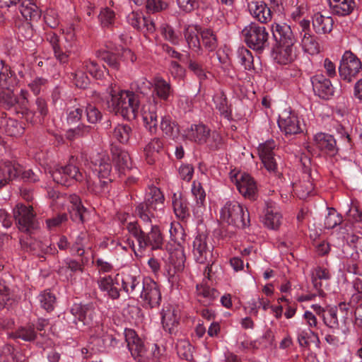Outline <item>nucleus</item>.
Masks as SVG:
<instances>
[{
	"label": "nucleus",
	"instance_id": "obj_1",
	"mask_svg": "<svg viewBox=\"0 0 362 362\" xmlns=\"http://www.w3.org/2000/svg\"><path fill=\"white\" fill-rule=\"evenodd\" d=\"M49 173L53 180L57 184L62 185L69 186L73 181L78 182H85L88 190L95 194H102L107 192L109 184L112 181V178H109L108 180L99 179L98 182L93 181L90 177L86 173L84 174L75 165L74 156H71L69 164L64 166H57Z\"/></svg>",
	"mask_w": 362,
	"mask_h": 362
},
{
	"label": "nucleus",
	"instance_id": "obj_2",
	"mask_svg": "<svg viewBox=\"0 0 362 362\" xmlns=\"http://www.w3.org/2000/svg\"><path fill=\"white\" fill-rule=\"evenodd\" d=\"M107 92L110 97L107 100V107L110 112L127 119L136 117L139 106V99L136 94L121 90L115 83H111Z\"/></svg>",
	"mask_w": 362,
	"mask_h": 362
},
{
	"label": "nucleus",
	"instance_id": "obj_3",
	"mask_svg": "<svg viewBox=\"0 0 362 362\" xmlns=\"http://www.w3.org/2000/svg\"><path fill=\"white\" fill-rule=\"evenodd\" d=\"M132 89L135 90L134 94L144 95H151L153 98L155 104L148 106V110H144L143 119L146 128L152 134L157 133V107L156 100L158 97V82L155 81L154 84L151 81L142 78L132 85Z\"/></svg>",
	"mask_w": 362,
	"mask_h": 362
},
{
	"label": "nucleus",
	"instance_id": "obj_4",
	"mask_svg": "<svg viewBox=\"0 0 362 362\" xmlns=\"http://www.w3.org/2000/svg\"><path fill=\"white\" fill-rule=\"evenodd\" d=\"M28 93L21 90V98H18L11 90L0 91V109L13 110L16 114H21L27 121L32 122L34 113L28 109Z\"/></svg>",
	"mask_w": 362,
	"mask_h": 362
},
{
	"label": "nucleus",
	"instance_id": "obj_5",
	"mask_svg": "<svg viewBox=\"0 0 362 362\" xmlns=\"http://www.w3.org/2000/svg\"><path fill=\"white\" fill-rule=\"evenodd\" d=\"M220 216L223 221L237 228H245L249 222V213L244 207L235 201L228 202L221 208Z\"/></svg>",
	"mask_w": 362,
	"mask_h": 362
},
{
	"label": "nucleus",
	"instance_id": "obj_6",
	"mask_svg": "<svg viewBox=\"0 0 362 362\" xmlns=\"http://www.w3.org/2000/svg\"><path fill=\"white\" fill-rule=\"evenodd\" d=\"M22 177L30 182H36L40 180L39 176L32 170L23 171L22 166L15 161H2L0 163V189L4 187L9 181L18 177Z\"/></svg>",
	"mask_w": 362,
	"mask_h": 362
},
{
	"label": "nucleus",
	"instance_id": "obj_7",
	"mask_svg": "<svg viewBox=\"0 0 362 362\" xmlns=\"http://www.w3.org/2000/svg\"><path fill=\"white\" fill-rule=\"evenodd\" d=\"M244 40L249 47L262 51L269 46V33L264 26L251 23L242 30Z\"/></svg>",
	"mask_w": 362,
	"mask_h": 362
},
{
	"label": "nucleus",
	"instance_id": "obj_8",
	"mask_svg": "<svg viewBox=\"0 0 362 362\" xmlns=\"http://www.w3.org/2000/svg\"><path fill=\"white\" fill-rule=\"evenodd\" d=\"M214 247L209 243L208 237L205 234H198L193 241V255L197 262L206 264V269H209L215 261L216 256L213 253Z\"/></svg>",
	"mask_w": 362,
	"mask_h": 362
},
{
	"label": "nucleus",
	"instance_id": "obj_9",
	"mask_svg": "<svg viewBox=\"0 0 362 362\" xmlns=\"http://www.w3.org/2000/svg\"><path fill=\"white\" fill-rule=\"evenodd\" d=\"M231 181L235 183L239 192L250 200L257 197L258 187L256 181L249 174L242 172L232 171L230 173Z\"/></svg>",
	"mask_w": 362,
	"mask_h": 362
},
{
	"label": "nucleus",
	"instance_id": "obj_10",
	"mask_svg": "<svg viewBox=\"0 0 362 362\" xmlns=\"http://www.w3.org/2000/svg\"><path fill=\"white\" fill-rule=\"evenodd\" d=\"M13 218L18 229L25 233H30L38 227L35 214L31 206L17 204L13 209Z\"/></svg>",
	"mask_w": 362,
	"mask_h": 362
},
{
	"label": "nucleus",
	"instance_id": "obj_11",
	"mask_svg": "<svg viewBox=\"0 0 362 362\" xmlns=\"http://www.w3.org/2000/svg\"><path fill=\"white\" fill-rule=\"evenodd\" d=\"M158 189L154 186H149L146 191L144 204L139 205L136 213L144 221H152V218H157V204L158 200Z\"/></svg>",
	"mask_w": 362,
	"mask_h": 362
},
{
	"label": "nucleus",
	"instance_id": "obj_12",
	"mask_svg": "<svg viewBox=\"0 0 362 362\" xmlns=\"http://www.w3.org/2000/svg\"><path fill=\"white\" fill-rule=\"evenodd\" d=\"M362 69L361 60L351 52L346 51L340 62L339 72L340 77L350 82Z\"/></svg>",
	"mask_w": 362,
	"mask_h": 362
},
{
	"label": "nucleus",
	"instance_id": "obj_13",
	"mask_svg": "<svg viewBox=\"0 0 362 362\" xmlns=\"http://www.w3.org/2000/svg\"><path fill=\"white\" fill-rule=\"evenodd\" d=\"M71 313L83 325H97L100 323L97 310L93 303L75 304L71 308Z\"/></svg>",
	"mask_w": 362,
	"mask_h": 362
},
{
	"label": "nucleus",
	"instance_id": "obj_14",
	"mask_svg": "<svg viewBox=\"0 0 362 362\" xmlns=\"http://www.w3.org/2000/svg\"><path fill=\"white\" fill-rule=\"evenodd\" d=\"M275 147L274 141L268 140L265 143L259 144L258 153L267 170L270 173L277 175V161L274 152Z\"/></svg>",
	"mask_w": 362,
	"mask_h": 362
},
{
	"label": "nucleus",
	"instance_id": "obj_15",
	"mask_svg": "<svg viewBox=\"0 0 362 362\" xmlns=\"http://www.w3.org/2000/svg\"><path fill=\"white\" fill-rule=\"evenodd\" d=\"M278 125L286 135L300 133L303 129L298 117L288 110H284L279 115Z\"/></svg>",
	"mask_w": 362,
	"mask_h": 362
},
{
	"label": "nucleus",
	"instance_id": "obj_16",
	"mask_svg": "<svg viewBox=\"0 0 362 362\" xmlns=\"http://www.w3.org/2000/svg\"><path fill=\"white\" fill-rule=\"evenodd\" d=\"M127 227L129 233L137 240L141 248L151 246L152 250L158 249V242L155 233L145 235L136 222L129 223Z\"/></svg>",
	"mask_w": 362,
	"mask_h": 362
},
{
	"label": "nucleus",
	"instance_id": "obj_17",
	"mask_svg": "<svg viewBox=\"0 0 362 362\" xmlns=\"http://www.w3.org/2000/svg\"><path fill=\"white\" fill-rule=\"evenodd\" d=\"M90 163L93 170L98 173L99 179H107L110 177L112 165L110 158L105 153H97L90 158Z\"/></svg>",
	"mask_w": 362,
	"mask_h": 362
},
{
	"label": "nucleus",
	"instance_id": "obj_18",
	"mask_svg": "<svg viewBox=\"0 0 362 362\" xmlns=\"http://www.w3.org/2000/svg\"><path fill=\"white\" fill-rule=\"evenodd\" d=\"M313 89L316 95L322 99H329L334 93L331 81L322 74H317L311 78Z\"/></svg>",
	"mask_w": 362,
	"mask_h": 362
},
{
	"label": "nucleus",
	"instance_id": "obj_19",
	"mask_svg": "<svg viewBox=\"0 0 362 362\" xmlns=\"http://www.w3.org/2000/svg\"><path fill=\"white\" fill-rule=\"evenodd\" d=\"M127 22L137 30L146 29L148 34H154L156 24L150 17H144L141 13L132 11L127 16Z\"/></svg>",
	"mask_w": 362,
	"mask_h": 362
},
{
	"label": "nucleus",
	"instance_id": "obj_20",
	"mask_svg": "<svg viewBox=\"0 0 362 362\" xmlns=\"http://www.w3.org/2000/svg\"><path fill=\"white\" fill-rule=\"evenodd\" d=\"M264 224L269 228L276 229L281 223V214L278 206L272 201H266Z\"/></svg>",
	"mask_w": 362,
	"mask_h": 362
},
{
	"label": "nucleus",
	"instance_id": "obj_21",
	"mask_svg": "<svg viewBox=\"0 0 362 362\" xmlns=\"http://www.w3.org/2000/svg\"><path fill=\"white\" fill-rule=\"evenodd\" d=\"M141 295L151 308L158 306V285L151 278H145L141 285Z\"/></svg>",
	"mask_w": 362,
	"mask_h": 362
},
{
	"label": "nucleus",
	"instance_id": "obj_22",
	"mask_svg": "<svg viewBox=\"0 0 362 362\" xmlns=\"http://www.w3.org/2000/svg\"><path fill=\"white\" fill-rule=\"evenodd\" d=\"M179 310L173 305H168L163 307L162 312V324L163 329L172 334L178 325Z\"/></svg>",
	"mask_w": 362,
	"mask_h": 362
},
{
	"label": "nucleus",
	"instance_id": "obj_23",
	"mask_svg": "<svg viewBox=\"0 0 362 362\" xmlns=\"http://www.w3.org/2000/svg\"><path fill=\"white\" fill-rule=\"evenodd\" d=\"M314 144L320 151L330 155L337 152V143L333 136L319 132L314 135Z\"/></svg>",
	"mask_w": 362,
	"mask_h": 362
},
{
	"label": "nucleus",
	"instance_id": "obj_24",
	"mask_svg": "<svg viewBox=\"0 0 362 362\" xmlns=\"http://www.w3.org/2000/svg\"><path fill=\"white\" fill-rule=\"evenodd\" d=\"M126 341L132 356L139 361L144 356L146 349L143 341L132 329L126 331Z\"/></svg>",
	"mask_w": 362,
	"mask_h": 362
},
{
	"label": "nucleus",
	"instance_id": "obj_25",
	"mask_svg": "<svg viewBox=\"0 0 362 362\" xmlns=\"http://www.w3.org/2000/svg\"><path fill=\"white\" fill-rule=\"evenodd\" d=\"M272 34L279 45L295 44L296 38L291 27L286 23H276L272 26Z\"/></svg>",
	"mask_w": 362,
	"mask_h": 362
},
{
	"label": "nucleus",
	"instance_id": "obj_26",
	"mask_svg": "<svg viewBox=\"0 0 362 362\" xmlns=\"http://www.w3.org/2000/svg\"><path fill=\"white\" fill-rule=\"evenodd\" d=\"M248 9L250 14L261 23H267L272 18L270 9L263 1H250Z\"/></svg>",
	"mask_w": 362,
	"mask_h": 362
},
{
	"label": "nucleus",
	"instance_id": "obj_27",
	"mask_svg": "<svg viewBox=\"0 0 362 362\" xmlns=\"http://www.w3.org/2000/svg\"><path fill=\"white\" fill-rule=\"evenodd\" d=\"M96 336L91 339V344L95 346L98 351H103L108 347L115 346L117 344V340L112 334L105 332L102 326H98Z\"/></svg>",
	"mask_w": 362,
	"mask_h": 362
},
{
	"label": "nucleus",
	"instance_id": "obj_28",
	"mask_svg": "<svg viewBox=\"0 0 362 362\" xmlns=\"http://www.w3.org/2000/svg\"><path fill=\"white\" fill-rule=\"evenodd\" d=\"M97 284L100 290L103 292H106L110 298H119L120 294L119 290L117 288V285L119 284L117 277L113 279L110 275L100 276L97 280Z\"/></svg>",
	"mask_w": 362,
	"mask_h": 362
},
{
	"label": "nucleus",
	"instance_id": "obj_29",
	"mask_svg": "<svg viewBox=\"0 0 362 362\" xmlns=\"http://www.w3.org/2000/svg\"><path fill=\"white\" fill-rule=\"evenodd\" d=\"M34 323H28L20 326L14 332L9 333V338L13 339H21L25 342H33L37 337Z\"/></svg>",
	"mask_w": 362,
	"mask_h": 362
},
{
	"label": "nucleus",
	"instance_id": "obj_30",
	"mask_svg": "<svg viewBox=\"0 0 362 362\" xmlns=\"http://www.w3.org/2000/svg\"><path fill=\"white\" fill-rule=\"evenodd\" d=\"M0 132L10 136H18L23 133L24 127L17 120L5 115L0 117Z\"/></svg>",
	"mask_w": 362,
	"mask_h": 362
},
{
	"label": "nucleus",
	"instance_id": "obj_31",
	"mask_svg": "<svg viewBox=\"0 0 362 362\" xmlns=\"http://www.w3.org/2000/svg\"><path fill=\"white\" fill-rule=\"evenodd\" d=\"M210 136V129L203 124H193L187 134V138L197 144H205Z\"/></svg>",
	"mask_w": 362,
	"mask_h": 362
},
{
	"label": "nucleus",
	"instance_id": "obj_32",
	"mask_svg": "<svg viewBox=\"0 0 362 362\" xmlns=\"http://www.w3.org/2000/svg\"><path fill=\"white\" fill-rule=\"evenodd\" d=\"M294 45H279L274 57L279 64H286L291 62L296 58V47Z\"/></svg>",
	"mask_w": 362,
	"mask_h": 362
},
{
	"label": "nucleus",
	"instance_id": "obj_33",
	"mask_svg": "<svg viewBox=\"0 0 362 362\" xmlns=\"http://www.w3.org/2000/svg\"><path fill=\"white\" fill-rule=\"evenodd\" d=\"M199 28L197 25L185 24L184 25V36L189 49L199 52L200 41L198 37Z\"/></svg>",
	"mask_w": 362,
	"mask_h": 362
},
{
	"label": "nucleus",
	"instance_id": "obj_34",
	"mask_svg": "<svg viewBox=\"0 0 362 362\" xmlns=\"http://www.w3.org/2000/svg\"><path fill=\"white\" fill-rule=\"evenodd\" d=\"M333 19L330 16H324L317 13L313 18V28L317 33L325 34L332 31L333 28Z\"/></svg>",
	"mask_w": 362,
	"mask_h": 362
},
{
	"label": "nucleus",
	"instance_id": "obj_35",
	"mask_svg": "<svg viewBox=\"0 0 362 362\" xmlns=\"http://www.w3.org/2000/svg\"><path fill=\"white\" fill-rule=\"evenodd\" d=\"M332 13L344 16L350 14L356 6L354 0H328Z\"/></svg>",
	"mask_w": 362,
	"mask_h": 362
},
{
	"label": "nucleus",
	"instance_id": "obj_36",
	"mask_svg": "<svg viewBox=\"0 0 362 362\" xmlns=\"http://www.w3.org/2000/svg\"><path fill=\"white\" fill-rule=\"evenodd\" d=\"M112 153L119 171L131 169L132 160L127 151L118 147H114L112 148Z\"/></svg>",
	"mask_w": 362,
	"mask_h": 362
},
{
	"label": "nucleus",
	"instance_id": "obj_37",
	"mask_svg": "<svg viewBox=\"0 0 362 362\" xmlns=\"http://www.w3.org/2000/svg\"><path fill=\"white\" fill-rule=\"evenodd\" d=\"M18 83L15 73L11 67L4 64L0 69V88L11 90Z\"/></svg>",
	"mask_w": 362,
	"mask_h": 362
},
{
	"label": "nucleus",
	"instance_id": "obj_38",
	"mask_svg": "<svg viewBox=\"0 0 362 362\" xmlns=\"http://www.w3.org/2000/svg\"><path fill=\"white\" fill-rule=\"evenodd\" d=\"M68 201L71 204V217L74 221L83 223L84 221L83 214L86 211V207L81 204L80 197L75 194H70Z\"/></svg>",
	"mask_w": 362,
	"mask_h": 362
},
{
	"label": "nucleus",
	"instance_id": "obj_39",
	"mask_svg": "<svg viewBox=\"0 0 362 362\" xmlns=\"http://www.w3.org/2000/svg\"><path fill=\"white\" fill-rule=\"evenodd\" d=\"M20 243L22 249L26 252H30L33 255H36L39 257L44 256L45 243L42 241L33 239L30 237L23 240L21 239Z\"/></svg>",
	"mask_w": 362,
	"mask_h": 362
},
{
	"label": "nucleus",
	"instance_id": "obj_40",
	"mask_svg": "<svg viewBox=\"0 0 362 362\" xmlns=\"http://www.w3.org/2000/svg\"><path fill=\"white\" fill-rule=\"evenodd\" d=\"M38 305L47 313L52 312L56 305V296L50 291H42L37 297Z\"/></svg>",
	"mask_w": 362,
	"mask_h": 362
},
{
	"label": "nucleus",
	"instance_id": "obj_41",
	"mask_svg": "<svg viewBox=\"0 0 362 362\" xmlns=\"http://www.w3.org/2000/svg\"><path fill=\"white\" fill-rule=\"evenodd\" d=\"M293 187L300 199H305L313 192L314 184L312 179L310 178V175L305 174L304 180L298 184H295Z\"/></svg>",
	"mask_w": 362,
	"mask_h": 362
},
{
	"label": "nucleus",
	"instance_id": "obj_42",
	"mask_svg": "<svg viewBox=\"0 0 362 362\" xmlns=\"http://www.w3.org/2000/svg\"><path fill=\"white\" fill-rule=\"evenodd\" d=\"M15 293L12 286L5 281H0V308L11 305L14 300Z\"/></svg>",
	"mask_w": 362,
	"mask_h": 362
},
{
	"label": "nucleus",
	"instance_id": "obj_43",
	"mask_svg": "<svg viewBox=\"0 0 362 362\" xmlns=\"http://www.w3.org/2000/svg\"><path fill=\"white\" fill-rule=\"evenodd\" d=\"M301 45L304 51L310 54H316L320 52L319 43L309 32L302 35Z\"/></svg>",
	"mask_w": 362,
	"mask_h": 362
},
{
	"label": "nucleus",
	"instance_id": "obj_44",
	"mask_svg": "<svg viewBox=\"0 0 362 362\" xmlns=\"http://www.w3.org/2000/svg\"><path fill=\"white\" fill-rule=\"evenodd\" d=\"M306 11L307 7L303 3H300L298 0H289L288 12L294 21L300 20L304 17Z\"/></svg>",
	"mask_w": 362,
	"mask_h": 362
},
{
	"label": "nucleus",
	"instance_id": "obj_45",
	"mask_svg": "<svg viewBox=\"0 0 362 362\" xmlns=\"http://www.w3.org/2000/svg\"><path fill=\"white\" fill-rule=\"evenodd\" d=\"M132 127L127 124H118L113 130L112 137L121 144H127L132 135Z\"/></svg>",
	"mask_w": 362,
	"mask_h": 362
},
{
	"label": "nucleus",
	"instance_id": "obj_46",
	"mask_svg": "<svg viewBox=\"0 0 362 362\" xmlns=\"http://www.w3.org/2000/svg\"><path fill=\"white\" fill-rule=\"evenodd\" d=\"M216 109L226 118L230 117V108L228 105L226 97L222 92L216 93L213 98Z\"/></svg>",
	"mask_w": 362,
	"mask_h": 362
},
{
	"label": "nucleus",
	"instance_id": "obj_47",
	"mask_svg": "<svg viewBox=\"0 0 362 362\" xmlns=\"http://www.w3.org/2000/svg\"><path fill=\"white\" fill-rule=\"evenodd\" d=\"M123 290L127 293H133L141 290V279L134 275L124 274L122 279Z\"/></svg>",
	"mask_w": 362,
	"mask_h": 362
},
{
	"label": "nucleus",
	"instance_id": "obj_48",
	"mask_svg": "<svg viewBox=\"0 0 362 362\" xmlns=\"http://www.w3.org/2000/svg\"><path fill=\"white\" fill-rule=\"evenodd\" d=\"M145 158L150 165L155 163L158 155V138L154 137L144 148Z\"/></svg>",
	"mask_w": 362,
	"mask_h": 362
},
{
	"label": "nucleus",
	"instance_id": "obj_49",
	"mask_svg": "<svg viewBox=\"0 0 362 362\" xmlns=\"http://www.w3.org/2000/svg\"><path fill=\"white\" fill-rule=\"evenodd\" d=\"M238 62L245 70L253 69V56L250 51L245 47L239 48L237 53Z\"/></svg>",
	"mask_w": 362,
	"mask_h": 362
},
{
	"label": "nucleus",
	"instance_id": "obj_50",
	"mask_svg": "<svg viewBox=\"0 0 362 362\" xmlns=\"http://www.w3.org/2000/svg\"><path fill=\"white\" fill-rule=\"evenodd\" d=\"M95 56L97 58L104 61L112 69L119 70L120 65L115 54L106 50L99 49L96 51Z\"/></svg>",
	"mask_w": 362,
	"mask_h": 362
},
{
	"label": "nucleus",
	"instance_id": "obj_51",
	"mask_svg": "<svg viewBox=\"0 0 362 362\" xmlns=\"http://www.w3.org/2000/svg\"><path fill=\"white\" fill-rule=\"evenodd\" d=\"M28 86L30 91L35 95H38L46 91L48 86V81L45 78L35 77L28 83Z\"/></svg>",
	"mask_w": 362,
	"mask_h": 362
},
{
	"label": "nucleus",
	"instance_id": "obj_52",
	"mask_svg": "<svg viewBox=\"0 0 362 362\" xmlns=\"http://www.w3.org/2000/svg\"><path fill=\"white\" fill-rule=\"evenodd\" d=\"M343 218L334 208H328L327 215L325 216L324 225L327 229H332L341 223Z\"/></svg>",
	"mask_w": 362,
	"mask_h": 362
},
{
	"label": "nucleus",
	"instance_id": "obj_53",
	"mask_svg": "<svg viewBox=\"0 0 362 362\" xmlns=\"http://www.w3.org/2000/svg\"><path fill=\"white\" fill-rule=\"evenodd\" d=\"M98 18L102 27L107 28L112 27L116 20L115 12L107 7L100 11Z\"/></svg>",
	"mask_w": 362,
	"mask_h": 362
},
{
	"label": "nucleus",
	"instance_id": "obj_54",
	"mask_svg": "<svg viewBox=\"0 0 362 362\" xmlns=\"http://www.w3.org/2000/svg\"><path fill=\"white\" fill-rule=\"evenodd\" d=\"M160 127L167 138L175 139L178 135L177 127L169 118H163Z\"/></svg>",
	"mask_w": 362,
	"mask_h": 362
},
{
	"label": "nucleus",
	"instance_id": "obj_55",
	"mask_svg": "<svg viewBox=\"0 0 362 362\" xmlns=\"http://www.w3.org/2000/svg\"><path fill=\"white\" fill-rule=\"evenodd\" d=\"M83 68L96 79H100L103 77V69L95 60H85L83 63Z\"/></svg>",
	"mask_w": 362,
	"mask_h": 362
},
{
	"label": "nucleus",
	"instance_id": "obj_56",
	"mask_svg": "<svg viewBox=\"0 0 362 362\" xmlns=\"http://www.w3.org/2000/svg\"><path fill=\"white\" fill-rule=\"evenodd\" d=\"M65 267H62L61 269L64 270L67 274V278L69 279H72L74 274L77 272H83V266L80 262H77L74 259H67L65 260Z\"/></svg>",
	"mask_w": 362,
	"mask_h": 362
},
{
	"label": "nucleus",
	"instance_id": "obj_57",
	"mask_svg": "<svg viewBox=\"0 0 362 362\" xmlns=\"http://www.w3.org/2000/svg\"><path fill=\"white\" fill-rule=\"evenodd\" d=\"M191 192L197 204L198 209H202V206L205 200L206 194L199 182L194 181L192 185Z\"/></svg>",
	"mask_w": 362,
	"mask_h": 362
},
{
	"label": "nucleus",
	"instance_id": "obj_58",
	"mask_svg": "<svg viewBox=\"0 0 362 362\" xmlns=\"http://www.w3.org/2000/svg\"><path fill=\"white\" fill-rule=\"evenodd\" d=\"M202 38L204 46L209 51H213L216 48V37L210 29H206L202 32Z\"/></svg>",
	"mask_w": 362,
	"mask_h": 362
},
{
	"label": "nucleus",
	"instance_id": "obj_59",
	"mask_svg": "<svg viewBox=\"0 0 362 362\" xmlns=\"http://www.w3.org/2000/svg\"><path fill=\"white\" fill-rule=\"evenodd\" d=\"M188 66L189 70L194 73L200 82L208 78V74H210L205 71L201 64L193 59L189 60Z\"/></svg>",
	"mask_w": 362,
	"mask_h": 362
},
{
	"label": "nucleus",
	"instance_id": "obj_60",
	"mask_svg": "<svg viewBox=\"0 0 362 362\" xmlns=\"http://www.w3.org/2000/svg\"><path fill=\"white\" fill-rule=\"evenodd\" d=\"M87 121L91 124H95L102 118V113L95 105L88 104L84 110Z\"/></svg>",
	"mask_w": 362,
	"mask_h": 362
},
{
	"label": "nucleus",
	"instance_id": "obj_61",
	"mask_svg": "<svg viewBox=\"0 0 362 362\" xmlns=\"http://www.w3.org/2000/svg\"><path fill=\"white\" fill-rule=\"evenodd\" d=\"M161 33L165 40L174 45L178 44L180 34L179 32H175L171 26L165 25L161 28Z\"/></svg>",
	"mask_w": 362,
	"mask_h": 362
},
{
	"label": "nucleus",
	"instance_id": "obj_62",
	"mask_svg": "<svg viewBox=\"0 0 362 362\" xmlns=\"http://www.w3.org/2000/svg\"><path fill=\"white\" fill-rule=\"evenodd\" d=\"M322 320L324 323L329 327L334 328L338 326L337 309L331 308L325 310V315H322Z\"/></svg>",
	"mask_w": 362,
	"mask_h": 362
},
{
	"label": "nucleus",
	"instance_id": "obj_63",
	"mask_svg": "<svg viewBox=\"0 0 362 362\" xmlns=\"http://www.w3.org/2000/svg\"><path fill=\"white\" fill-rule=\"evenodd\" d=\"M15 348L11 344H6L0 349V362H10L15 360Z\"/></svg>",
	"mask_w": 362,
	"mask_h": 362
},
{
	"label": "nucleus",
	"instance_id": "obj_64",
	"mask_svg": "<svg viewBox=\"0 0 362 362\" xmlns=\"http://www.w3.org/2000/svg\"><path fill=\"white\" fill-rule=\"evenodd\" d=\"M331 278V274L326 268L318 267L313 273V281L315 287H317V280H329Z\"/></svg>",
	"mask_w": 362,
	"mask_h": 362
}]
</instances>
